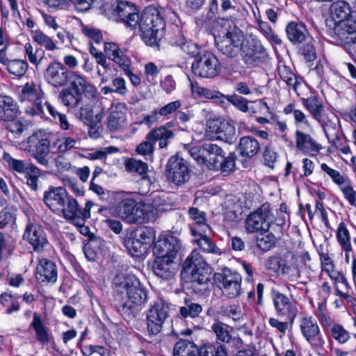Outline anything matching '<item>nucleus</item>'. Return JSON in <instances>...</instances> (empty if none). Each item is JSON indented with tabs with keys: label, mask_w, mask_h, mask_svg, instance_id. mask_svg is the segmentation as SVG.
<instances>
[{
	"label": "nucleus",
	"mask_w": 356,
	"mask_h": 356,
	"mask_svg": "<svg viewBox=\"0 0 356 356\" xmlns=\"http://www.w3.org/2000/svg\"><path fill=\"white\" fill-rule=\"evenodd\" d=\"M181 276L186 287L196 294H204L212 285L211 268L195 250L184 261Z\"/></svg>",
	"instance_id": "f257e3e1"
},
{
	"label": "nucleus",
	"mask_w": 356,
	"mask_h": 356,
	"mask_svg": "<svg viewBox=\"0 0 356 356\" xmlns=\"http://www.w3.org/2000/svg\"><path fill=\"white\" fill-rule=\"evenodd\" d=\"M114 284L116 290L127 296V299L122 302L119 311L125 321H130L138 314L139 307L147 302V290L134 275H127L122 278L116 277Z\"/></svg>",
	"instance_id": "f03ea898"
},
{
	"label": "nucleus",
	"mask_w": 356,
	"mask_h": 356,
	"mask_svg": "<svg viewBox=\"0 0 356 356\" xmlns=\"http://www.w3.org/2000/svg\"><path fill=\"white\" fill-rule=\"evenodd\" d=\"M186 149L197 163L204 164L210 170L229 173L235 169V152L225 156L222 149L216 144L206 142L200 145H188Z\"/></svg>",
	"instance_id": "7ed1b4c3"
},
{
	"label": "nucleus",
	"mask_w": 356,
	"mask_h": 356,
	"mask_svg": "<svg viewBox=\"0 0 356 356\" xmlns=\"http://www.w3.org/2000/svg\"><path fill=\"white\" fill-rule=\"evenodd\" d=\"M138 25L143 41L148 46L159 47L165 33V22L159 10L145 8L139 17Z\"/></svg>",
	"instance_id": "20e7f679"
},
{
	"label": "nucleus",
	"mask_w": 356,
	"mask_h": 356,
	"mask_svg": "<svg viewBox=\"0 0 356 356\" xmlns=\"http://www.w3.org/2000/svg\"><path fill=\"white\" fill-rule=\"evenodd\" d=\"M152 207L137 202L134 198L123 197L115 206L118 216L129 224H143L150 222Z\"/></svg>",
	"instance_id": "39448f33"
},
{
	"label": "nucleus",
	"mask_w": 356,
	"mask_h": 356,
	"mask_svg": "<svg viewBox=\"0 0 356 356\" xmlns=\"http://www.w3.org/2000/svg\"><path fill=\"white\" fill-rule=\"evenodd\" d=\"M273 222V214L269 204H263L250 212L245 220V229L248 234L268 232Z\"/></svg>",
	"instance_id": "423d86ee"
},
{
	"label": "nucleus",
	"mask_w": 356,
	"mask_h": 356,
	"mask_svg": "<svg viewBox=\"0 0 356 356\" xmlns=\"http://www.w3.org/2000/svg\"><path fill=\"white\" fill-rule=\"evenodd\" d=\"M24 149L41 165L48 167L47 156L50 152L51 143L47 136L41 131L31 134L23 142Z\"/></svg>",
	"instance_id": "0eeeda50"
},
{
	"label": "nucleus",
	"mask_w": 356,
	"mask_h": 356,
	"mask_svg": "<svg viewBox=\"0 0 356 356\" xmlns=\"http://www.w3.org/2000/svg\"><path fill=\"white\" fill-rule=\"evenodd\" d=\"M192 72L197 76L212 79L218 75L221 71V65L217 56L209 51L200 52L193 56Z\"/></svg>",
	"instance_id": "6e6552de"
},
{
	"label": "nucleus",
	"mask_w": 356,
	"mask_h": 356,
	"mask_svg": "<svg viewBox=\"0 0 356 356\" xmlns=\"http://www.w3.org/2000/svg\"><path fill=\"white\" fill-rule=\"evenodd\" d=\"M217 49L229 58H234L241 52L243 43V33L237 27L227 31L222 35L215 37Z\"/></svg>",
	"instance_id": "1a4fd4ad"
},
{
	"label": "nucleus",
	"mask_w": 356,
	"mask_h": 356,
	"mask_svg": "<svg viewBox=\"0 0 356 356\" xmlns=\"http://www.w3.org/2000/svg\"><path fill=\"white\" fill-rule=\"evenodd\" d=\"M213 278L226 297L234 298L241 294L242 277L237 272L224 268L220 273H215Z\"/></svg>",
	"instance_id": "9d476101"
},
{
	"label": "nucleus",
	"mask_w": 356,
	"mask_h": 356,
	"mask_svg": "<svg viewBox=\"0 0 356 356\" xmlns=\"http://www.w3.org/2000/svg\"><path fill=\"white\" fill-rule=\"evenodd\" d=\"M241 56L247 67H255L266 63L268 54L259 40L252 38L243 43Z\"/></svg>",
	"instance_id": "9b49d317"
},
{
	"label": "nucleus",
	"mask_w": 356,
	"mask_h": 356,
	"mask_svg": "<svg viewBox=\"0 0 356 356\" xmlns=\"http://www.w3.org/2000/svg\"><path fill=\"white\" fill-rule=\"evenodd\" d=\"M169 312L170 305L163 299L156 300L150 306L146 314L147 327L149 334L156 335L161 332Z\"/></svg>",
	"instance_id": "f8f14e48"
},
{
	"label": "nucleus",
	"mask_w": 356,
	"mask_h": 356,
	"mask_svg": "<svg viewBox=\"0 0 356 356\" xmlns=\"http://www.w3.org/2000/svg\"><path fill=\"white\" fill-rule=\"evenodd\" d=\"M191 172L188 161L182 157L174 155L168 159L165 177L169 181L177 186L182 185L189 180Z\"/></svg>",
	"instance_id": "ddd939ff"
},
{
	"label": "nucleus",
	"mask_w": 356,
	"mask_h": 356,
	"mask_svg": "<svg viewBox=\"0 0 356 356\" xmlns=\"http://www.w3.org/2000/svg\"><path fill=\"white\" fill-rule=\"evenodd\" d=\"M111 17L117 22L131 29H136L138 24L139 13L137 8L127 1H118L111 6Z\"/></svg>",
	"instance_id": "4468645a"
},
{
	"label": "nucleus",
	"mask_w": 356,
	"mask_h": 356,
	"mask_svg": "<svg viewBox=\"0 0 356 356\" xmlns=\"http://www.w3.org/2000/svg\"><path fill=\"white\" fill-rule=\"evenodd\" d=\"M302 104L312 117L318 122L323 132H327L331 126L335 123L333 121L334 118H337L335 115L331 113L332 118H330L328 114L325 113L323 104L316 96L302 98Z\"/></svg>",
	"instance_id": "2eb2a0df"
},
{
	"label": "nucleus",
	"mask_w": 356,
	"mask_h": 356,
	"mask_svg": "<svg viewBox=\"0 0 356 356\" xmlns=\"http://www.w3.org/2000/svg\"><path fill=\"white\" fill-rule=\"evenodd\" d=\"M300 328L312 348L320 353L324 349L325 342L317 321L312 316L304 317L301 319Z\"/></svg>",
	"instance_id": "dca6fc26"
},
{
	"label": "nucleus",
	"mask_w": 356,
	"mask_h": 356,
	"mask_svg": "<svg viewBox=\"0 0 356 356\" xmlns=\"http://www.w3.org/2000/svg\"><path fill=\"white\" fill-rule=\"evenodd\" d=\"M270 296L277 315L285 317L292 324L297 315L298 309L291 298L275 287L270 289Z\"/></svg>",
	"instance_id": "f3484780"
},
{
	"label": "nucleus",
	"mask_w": 356,
	"mask_h": 356,
	"mask_svg": "<svg viewBox=\"0 0 356 356\" xmlns=\"http://www.w3.org/2000/svg\"><path fill=\"white\" fill-rule=\"evenodd\" d=\"M65 202L59 212L63 213L65 219L69 222L79 223L80 221L82 222L83 217L90 218V209L93 206V203L91 201L86 202L83 209L78 204L76 200L71 195H68Z\"/></svg>",
	"instance_id": "a211bd4d"
},
{
	"label": "nucleus",
	"mask_w": 356,
	"mask_h": 356,
	"mask_svg": "<svg viewBox=\"0 0 356 356\" xmlns=\"http://www.w3.org/2000/svg\"><path fill=\"white\" fill-rule=\"evenodd\" d=\"M211 330L216 334L217 343L220 345H228L235 349L244 348V343L241 338L233 334L234 328L220 321H216L211 327Z\"/></svg>",
	"instance_id": "6ab92c4d"
},
{
	"label": "nucleus",
	"mask_w": 356,
	"mask_h": 356,
	"mask_svg": "<svg viewBox=\"0 0 356 356\" xmlns=\"http://www.w3.org/2000/svg\"><path fill=\"white\" fill-rule=\"evenodd\" d=\"M70 72L63 63L54 62L50 63L44 71L46 81L51 86L58 88L64 86L69 81Z\"/></svg>",
	"instance_id": "aec40b11"
},
{
	"label": "nucleus",
	"mask_w": 356,
	"mask_h": 356,
	"mask_svg": "<svg viewBox=\"0 0 356 356\" xmlns=\"http://www.w3.org/2000/svg\"><path fill=\"white\" fill-rule=\"evenodd\" d=\"M207 127L211 132L217 134L218 139L227 143L233 144L236 140L235 127L228 121L210 120L207 122Z\"/></svg>",
	"instance_id": "412c9836"
},
{
	"label": "nucleus",
	"mask_w": 356,
	"mask_h": 356,
	"mask_svg": "<svg viewBox=\"0 0 356 356\" xmlns=\"http://www.w3.org/2000/svg\"><path fill=\"white\" fill-rule=\"evenodd\" d=\"M330 34L334 33L341 41L350 44L351 41L356 40V11L346 20L334 23L333 29H330Z\"/></svg>",
	"instance_id": "4be33fe9"
},
{
	"label": "nucleus",
	"mask_w": 356,
	"mask_h": 356,
	"mask_svg": "<svg viewBox=\"0 0 356 356\" xmlns=\"http://www.w3.org/2000/svg\"><path fill=\"white\" fill-rule=\"evenodd\" d=\"M175 259L170 257H155L152 266L154 275L163 280H170L174 277L179 267Z\"/></svg>",
	"instance_id": "5701e85b"
},
{
	"label": "nucleus",
	"mask_w": 356,
	"mask_h": 356,
	"mask_svg": "<svg viewBox=\"0 0 356 356\" xmlns=\"http://www.w3.org/2000/svg\"><path fill=\"white\" fill-rule=\"evenodd\" d=\"M179 249L180 244L178 238L169 234L157 240L153 247V253L155 257L176 258Z\"/></svg>",
	"instance_id": "b1692460"
},
{
	"label": "nucleus",
	"mask_w": 356,
	"mask_h": 356,
	"mask_svg": "<svg viewBox=\"0 0 356 356\" xmlns=\"http://www.w3.org/2000/svg\"><path fill=\"white\" fill-rule=\"evenodd\" d=\"M295 138L296 147L305 155L316 156L323 149L311 135L300 130L296 131Z\"/></svg>",
	"instance_id": "393cba45"
},
{
	"label": "nucleus",
	"mask_w": 356,
	"mask_h": 356,
	"mask_svg": "<svg viewBox=\"0 0 356 356\" xmlns=\"http://www.w3.org/2000/svg\"><path fill=\"white\" fill-rule=\"evenodd\" d=\"M204 229H191V234L194 237V241L199 248L205 252L220 255L222 251L218 248L209 237L211 229L209 225H204Z\"/></svg>",
	"instance_id": "a878e982"
},
{
	"label": "nucleus",
	"mask_w": 356,
	"mask_h": 356,
	"mask_svg": "<svg viewBox=\"0 0 356 356\" xmlns=\"http://www.w3.org/2000/svg\"><path fill=\"white\" fill-rule=\"evenodd\" d=\"M7 47L0 49V63L10 74L21 78L24 76L28 70V63L23 59H9L6 54Z\"/></svg>",
	"instance_id": "bb28decb"
},
{
	"label": "nucleus",
	"mask_w": 356,
	"mask_h": 356,
	"mask_svg": "<svg viewBox=\"0 0 356 356\" xmlns=\"http://www.w3.org/2000/svg\"><path fill=\"white\" fill-rule=\"evenodd\" d=\"M68 195L65 188L50 186L44 193L43 201L51 211L59 212Z\"/></svg>",
	"instance_id": "cd10ccee"
},
{
	"label": "nucleus",
	"mask_w": 356,
	"mask_h": 356,
	"mask_svg": "<svg viewBox=\"0 0 356 356\" xmlns=\"http://www.w3.org/2000/svg\"><path fill=\"white\" fill-rule=\"evenodd\" d=\"M104 51L108 59L116 63L123 71L131 67V61L126 55L125 49H122L115 42H105Z\"/></svg>",
	"instance_id": "c85d7f7f"
},
{
	"label": "nucleus",
	"mask_w": 356,
	"mask_h": 356,
	"mask_svg": "<svg viewBox=\"0 0 356 356\" xmlns=\"http://www.w3.org/2000/svg\"><path fill=\"white\" fill-rule=\"evenodd\" d=\"M24 239L26 240L35 251H42L47 245L48 241L43 229L39 225H29L24 234Z\"/></svg>",
	"instance_id": "c756f323"
},
{
	"label": "nucleus",
	"mask_w": 356,
	"mask_h": 356,
	"mask_svg": "<svg viewBox=\"0 0 356 356\" xmlns=\"http://www.w3.org/2000/svg\"><path fill=\"white\" fill-rule=\"evenodd\" d=\"M21 113L17 102L12 97L0 95V121L13 120Z\"/></svg>",
	"instance_id": "7c9ffc66"
},
{
	"label": "nucleus",
	"mask_w": 356,
	"mask_h": 356,
	"mask_svg": "<svg viewBox=\"0 0 356 356\" xmlns=\"http://www.w3.org/2000/svg\"><path fill=\"white\" fill-rule=\"evenodd\" d=\"M36 279L41 283H54L57 280V268L54 262L42 259L36 267Z\"/></svg>",
	"instance_id": "2f4dec72"
},
{
	"label": "nucleus",
	"mask_w": 356,
	"mask_h": 356,
	"mask_svg": "<svg viewBox=\"0 0 356 356\" xmlns=\"http://www.w3.org/2000/svg\"><path fill=\"white\" fill-rule=\"evenodd\" d=\"M19 99L21 102H29L31 104H43L45 100V94L40 84L27 82L21 90Z\"/></svg>",
	"instance_id": "473e14b6"
},
{
	"label": "nucleus",
	"mask_w": 356,
	"mask_h": 356,
	"mask_svg": "<svg viewBox=\"0 0 356 356\" xmlns=\"http://www.w3.org/2000/svg\"><path fill=\"white\" fill-rule=\"evenodd\" d=\"M30 327L35 332V339L41 346H46L54 340L50 329L44 325L42 317L37 312H34Z\"/></svg>",
	"instance_id": "72a5a7b5"
},
{
	"label": "nucleus",
	"mask_w": 356,
	"mask_h": 356,
	"mask_svg": "<svg viewBox=\"0 0 356 356\" xmlns=\"http://www.w3.org/2000/svg\"><path fill=\"white\" fill-rule=\"evenodd\" d=\"M287 38L294 45H298L307 41L309 38L306 26L301 22L291 21L285 29Z\"/></svg>",
	"instance_id": "f704fd0d"
},
{
	"label": "nucleus",
	"mask_w": 356,
	"mask_h": 356,
	"mask_svg": "<svg viewBox=\"0 0 356 356\" xmlns=\"http://www.w3.org/2000/svg\"><path fill=\"white\" fill-rule=\"evenodd\" d=\"M348 2L343 0L334 1L330 7V23H339L351 17L353 12Z\"/></svg>",
	"instance_id": "c9c22d12"
},
{
	"label": "nucleus",
	"mask_w": 356,
	"mask_h": 356,
	"mask_svg": "<svg viewBox=\"0 0 356 356\" xmlns=\"http://www.w3.org/2000/svg\"><path fill=\"white\" fill-rule=\"evenodd\" d=\"M169 42L172 46L179 47L181 51L190 56H195L198 54L197 44L191 40H187L179 29H177L170 36Z\"/></svg>",
	"instance_id": "e433bc0d"
},
{
	"label": "nucleus",
	"mask_w": 356,
	"mask_h": 356,
	"mask_svg": "<svg viewBox=\"0 0 356 356\" xmlns=\"http://www.w3.org/2000/svg\"><path fill=\"white\" fill-rule=\"evenodd\" d=\"M260 147V143L254 137L245 136L240 138L237 150L240 156L250 159L257 154Z\"/></svg>",
	"instance_id": "4c0bfd02"
},
{
	"label": "nucleus",
	"mask_w": 356,
	"mask_h": 356,
	"mask_svg": "<svg viewBox=\"0 0 356 356\" xmlns=\"http://www.w3.org/2000/svg\"><path fill=\"white\" fill-rule=\"evenodd\" d=\"M175 134L172 130H168L165 127H158L152 129L145 136V139L152 140L154 144L159 143L160 149L166 148L170 142L174 139Z\"/></svg>",
	"instance_id": "58836bf2"
},
{
	"label": "nucleus",
	"mask_w": 356,
	"mask_h": 356,
	"mask_svg": "<svg viewBox=\"0 0 356 356\" xmlns=\"http://www.w3.org/2000/svg\"><path fill=\"white\" fill-rule=\"evenodd\" d=\"M70 76V86L69 88L82 95L88 93L93 96L95 94V88L83 76L76 72H72Z\"/></svg>",
	"instance_id": "ea45409f"
},
{
	"label": "nucleus",
	"mask_w": 356,
	"mask_h": 356,
	"mask_svg": "<svg viewBox=\"0 0 356 356\" xmlns=\"http://www.w3.org/2000/svg\"><path fill=\"white\" fill-rule=\"evenodd\" d=\"M2 159L4 162V165L10 171L19 174H25L29 168L33 165V163L27 162L25 160L13 158L8 152L3 153Z\"/></svg>",
	"instance_id": "a19ab883"
},
{
	"label": "nucleus",
	"mask_w": 356,
	"mask_h": 356,
	"mask_svg": "<svg viewBox=\"0 0 356 356\" xmlns=\"http://www.w3.org/2000/svg\"><path fill=\"white\" fill-rule=\"evenodd\" d=\"M84 96L69 88L62 90L59 94L62 103L70 108H77L83 103Z\"/></svg>",
	"instance_id": "79ce46f5"
},
{
	"label": "nucleus",
	"mask_w": 356,
	"mask_h": 356,
	"mask_svg": "<svg viewBox=\"0 0 356 356\" xmlns=\"http://www.w3.org/2000/svg\"><path fill=\"white\" fill-rule=\"evenodd\" d=\"M124 244L131 256L137 258L144 256L149 248L147 245H145V243L139 241L138 239H136L131 234L125 240Z\"/></svg>",
	"instance_id": "37998d69"
},
{
	"label": "nucleus",
	"mask_w": 356,
	"mask_h": 356,
	"mask_svg": "<svg viewBox=\"0 0 356 356\" xmlns=\"http://www.w3.org/2000/svg\"><path fill=\"white\" fill-rule=\"evenodd\" d=\"M198 353L197 346L192 341L179 340L175 345L173 356H195Z\"/></svg>",
	"instance_id": "c03bdc74"
},
{
	"label": "nucleus",
	"mask_w": 356,
	"mask_h": 356,
	"mask_svg": "<svg viewBox=\"0 0 356 356\" xmlns=\"http://www.w3.org/2000/svg\"><path fill=\"white\" fill-rule=\"evenodd\" d=\"M184 304L179 308V315L184 318L188 317L191 318H197L202 312V305L193 302L191 299L185 298Z\"/></svg>",
	"instance_id": "a18cd8bd"
},
{
	"label": "nucleus",
	"mask_w": 356,
	"mask_h": 356,
	"mask_svg": "<svg viewBox=\"0 0 356 356\" xmlns=\"http://www.w3.org/2000/svg\"><path fill=\"white\" fill-rule=\"evenodd\" d=\"M31 37L37 44L44 47L47 51H52L58 49L56 42L40 29L33 31Z\"/></svg>",
	"instance_id": "49530a36"
},
{
	"label": "nucleus",
	"mask_w": 356,
	"mask_h": 356,
	"mask_svg": "<svg viewBox=\"0 0 356 356\" xmlns=\"http://www.w3.org/2000/svg\"><path fill=\"white\" fill-rule=\"evenodd\" d=\"M337 127L336 123L332 124L327 132H324L329 143H330L334 147L339 149L342 153L348 154L351 152L350 147L346 144H343L341 139L337 135Z\"/></svg>",
	"instance_id": "de8ad7c7"
},
{
	"label": "nucleus",
	"mask_w": 356,
	"mask_h": 356,
	"mask_svg": "<svg viewBox=\"0 0 356 356\" xmlns=\"http://www.w3.org/2000/svg\"><path fill=\"white\" fill-rule=\"evenodd\" d=\"M126 120V114L122 111L112 110L107 122V128L111 132H115L123 127Z\"/></svg>",
	"instance_id": "09e8293b"
},
{
	"label": "nucleus",
	"mask_w": 356,
	"mask_h": 356,
	"mask_svg": "<svg viewBox=\"0 0 356 356\" xmlns=\"http://www.w3.org/2000/svg\"><path fill=\"white\" fill-rule=\"evenodd\" d=\"M195 356H227V350L224 345L216 346L207 344L198 348V353Z\"/></svg>",
	"instance_id": "8fccbe9b"
},
{
	"label": "nucleus",
	"mask_w": 356,
	"mask_h": 356,
	"mask_svg": "<svg viewBox=\"0 0 356 356\" xmlns=\"http://www.w3.org/2000/svg\"><path fill=\"white\" fill-rule=\"evenodd\" d=\"M279 74L280 78L287 84L288 86H291L293 90L297 93L298 95V87L300 85V82L298 80L296 75L291 72V70L286 65L279 68Z\"/></svg>",
	"instance_id": "3c124183"
},
{
	"label": "nucleus",
	"mask_w": 356,
	"mask_h": 356,
	"mask_svg": "<svg viewBox=\"0 0 356 356\" xmlns=\"http://www.w3.org/2000/svg\"><path fill=\"white\" fill-rule=\"evenodd\" d=\"M41 175L40 170L35 165L31 167L29 170L24 174L26 184L33 191L39 189V177Z\"/></svg>",
	"instance_id": "603ef678"
},
{
	"label": "nucleus",
	"mask_w": 356,
	"mask_h": 356,
	"mask_svg": "<svg viewBox=\"0 0 356 356\" xmlns=\"http://www.w3.org/2000/svg\"><path fill=\"white\" fill-rule=\"evenodd\" d=\"M337 238L343 250H352L349 232L343 222H341L339 225L337 232Z\"/></svg>",
	"instance_id": "864d4df0"
},
{
	"label": "nucleus",
	"mask_w": 356,
	"mask_h": 356,
	"mask_svg": "<svg viewBox=\"0 0 356 356\" xmlns=\"http://www.w3.org/2000/svg\"><path fill=\"white\" fill-rule=\"evenodd\" d=\"M79 140V138L78 136L63 137L61 139L56 140V141L53 143V145L57 147L59 153L64 154L73 148H76V145Z\"/></svg>",
	"instance_id": "5fc2aeb1"
},
{
	"label": "nucleus",
	"mask_w": 356,
	"mask_h": 356,
	"mask_svg": "<svg viewBox=\"0 0 356 356\" xmlns=\"http://www.w3.org/2000/svg\"><path fill=\"white\" fill-rule=\"evenodd\" d=\"M125 169L130 172H136L140 175H145L148 170L147 164L134 158L127 159L124 163Z\"/></svg>",
	"instance_id": "6e6d98bb"
},
{
	"label": "nucleus",
	"mask_w": 356,
	"mask_h": 356,
	"mask_svg": "<svg viewBox=\"0 0 356 356\" xmlns=\"http://www.w3.org/2000/svg\"><path fill=\"white\" fill-rule=\"evenodd\" d=\"M44 106L46 107L47 113L52 117L54 120L58 119L60 128L63 130L70 129V124L65 114L59 113L56 108L47 101H44Z\"/></svg>",
	"instance_id": "4d7b16f0"
},
{
	"label": "nucleus",
	"mask_w": 356,
	"mask_h": 356,
	"mask_svg": "<svg viewBox=\"0 0 356 356\" xmlns=\"http://www.w3.org/2000/svg\"><path fill=\"white\" fill-rule=\"evenodd\" d=\"M25 55L27 56L29 62L35 65L38 66L44 56V51L40 48H37L35 50L33 49L32 44L27 42L24 45Z\"/></svg>",
	"instance_id": "13d9d810"
},
{
	"label": "nucleus",
	"mask_w": 356,
	"mask_h": 356,
	"mask_svg": "<svg viewBox=\"0 0 356 356\" xmlns=\"http://www.w3.org/2000/svg\"><path fill=\"white\" fill-rule=\"evenodd\" d=\"M188 214L190 218L195 222V225L191 227V229H197L199 230L204 229V225L207 224L206 213L204 211H200L196 207H191L188 209Z\"/></svg>",
	"instance_id": "bf43d9fd"
},
{
	"label": "nucleus",
	"mask_w": 356,
	"mask_h": 356,
	"mask_svg": "<svg viewBox=\"0 0 356 356\" xmlns=\"http://www.w3.org/2000/svg\"><path fill=\"white\" fill-rule=\"evenodd\" d=\"M266 233V235L261 234V236L256 238L257 247L264 252L269 251L275 245V236L271 232Z\"/></svg>",
	"instance_id": "052dcab7"
},
{
	"label": "nucleus",
	"mask_w": 356,
	"mask_h": 356,
	"mask_svg": "<svg viewBox=\"0 0 356 356\" xmlns=\"http://www.w3.org/2000/svg\"><path fill=\"white\" fill-rule=\"evenodd\" d=\"M144 205H149L152 207L151 212L152 213L153 218L151 221L156 219L159 212H164L171 209V205L167 203L165 200H162L159 196L154 197L152 204L145 203Z\"/></svg>",
	"instance_id": "680f3d73"
},
{
	"label": "nucleus",
	"mask_w": 356,
	"mask_h": 356,
	"mask_svg": "<svg viewBox=\"0 0 356 356\" xmlns=\"http://www.w3.org/2000/svg\"><path fill=\"white\" fill-rule=\"evenodd\" d=\"M259 28L264 35L271 42L276 44H281L282 40L279 36L273 31L268 22H263L261 19H257Z\"/></svg>",
	"instance_id": "e2e57ef3"
},
{
	"label": "nucleus",
	"mask_w": 356,
	"mask_h": 356,
	"mask_svg": "<svg viewBox=\"0 0 356 356\" xmlns=\"http://www.w3.org/2000/svg\"><path fill=\"white\" fill-rule=\"evenodd\" d=\"M321 168L323 172L328 175L332 181L339 186L344 185L348 179L341 175L338 170L330 168L326 163H322Z\"/></svg>",
	"instance_id": "0e129e2a"
},
{
	"label": "nucleus",
	"mask_w": 356,
	"mask_h": 356,
	"mask_svg": "<svg viewBox=\"0 0 356 356\" xmlns=\"http://www.w3.org/2000/svg\"><path fill=\"white\" fill-rule=\"evenodd\" d=\"M225 99L242 112L248 111V100L236 94L225 95Z\"/></svg>",
	"instance_id": "69168bd1"
},
{
	"label": "nucleus",
	"mask_w": 356,
	"mask_h": 356,
	"mask_svg": "<svg viewBox=\"0 0 356 356\" xmlns=\"http://www.w3.org/2000/svg\"><path fill=\"white\" fill-rule=\"evenodd\" d=\"M136 239L141 242L145 243V245H147V248L149 247V245L152 242V234L150 229L148 227H139L134 231H132L130 234Z\"/></svg>",
	"instance_id": "338daca9"
},
{
	"label": "nucleus",
	"mask_w": 356,
	"mask_h": 356,
	"mask_svg": "<svg viewBox=\"0 0 356 356\" xmlns=\"http://www.w3.org/2000/svg\"><path fill=\"white\" fill-rule=\"evenodd\" d=\"M332 337L339 343H344L350 339V333L341 325L336 324L331 328Z\"/></svg>",
	"instance_id": "774afa93"
}]
</instances>
